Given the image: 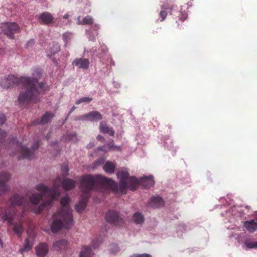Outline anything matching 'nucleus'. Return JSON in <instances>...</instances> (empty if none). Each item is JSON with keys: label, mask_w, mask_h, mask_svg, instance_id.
<instances>
[{"label": "nucleus", "mask_w": 257, "mask_h": 257, "mask_svg": "<svg viewBox=\"0 0 257 257\" xmlns=\"http://www.w3.org/2000/svg\"><path fill=\"white\" fill-rule=\"evenodd\" d=\"M37 84L38 78H19L13 75L4 78L0 82V85L4 88L8 89L21 84L25 89L20 93L18 98V103L21 106L36 102L40 91L45 90L43 83H39L38 86Z\"/></svg>", "instance_id": "obj_1"}, {"label": "nucleus", "mask_w": 257, "mask_h": 257, "mask_svg": "<svg viewBox=\"0 0 257 257\" xmlns=\"http://www.w3.org/2000/svg\"><path fill=\"white\" fill-rule=\"evenodd\" d=\"M65 190L69 191L75 188L76 182L74 180L66 178L61 182V179L58 177L53 182V186L49 188L43 184H40L36 186V189L40 193H34L30 198V201L32 204L36 205L42 201L41 204L36 209H34V211L36 214L40 213L45 208L51 205L53 201L58 199L60 194V184Z\"/></svg>", "instance_id": "obj_2"}, {"label": "nucleus", "mask_w": 257, "mask_h": 257, "mask_svg": "<svg viewBox=\"0 0 257 257\" xmlns=\"http://www.w3.org/2000/svg\"><path fill=\"white\" fill-rule=\"evenodd\" d=\"M95 184L107 186L115 191L118 189L117 185L111 178L101 175L93 176L88 174L83 176L80 183V189L84 196L75 206V209L78 213L82 212L86 208L89 197V193L94 188Z\"/></svg>", "instance_id": "obj_3"}, {"label": "nucleus", "mask_w": 257, "mask_h": 257, "mask_svg": "<svg viewBox=\"0 0 257 257\" xmlns=\"http://www.w3.org/2000/svg\"><path fill=\"white\" fill-rule=\"evenodd\" d=\"M10 204L11 205L10 210L6 211L0 215L2 219L4 221H7L10 225L13 224L15 217H20L19 222L14 223L13 227L14 232L20 237L24 231L22 218L24 217V212L27 209V206H29V204L26 197L17 194L14 195L10 199Z\"/></svg>", "instance_id": "obj_4"}, {"label": "nucleus", "mask_w": 257, "mask_h": 257, "mask_svg": "<svg viewBox=\"0 0 257 257\" xmlns=\"http://www.w3.org/2000/svg\"><path fill=\"white\" fill-rule=\"evenodd\" d=\"M70 198L68 196L62 198L60 201L62 208L53 216L51 230L57 233L63 227L69 229L73 225L72 210L69 208Z\"/></svg>", "instance_id": "obj_5"}, {"label": "nucleus", "mask_w": 257, "mask_h": 257, "mask_svg": "<svg viewBox=\"0 0 257 257\" xmlns=\"http://www.w3.org/2000/svg\"><path fill=\"white\" fill-rule=\"evenodd\" d=\"M10 146L9 147L14 148L16 149L17 153H13V155H17L18 160L28 159H31L34 156V152L39 146L38 141L35 142L31 149H29L23 145L21 142L16 140V138H12L10 140Z\"/></svg>", "instance_id": "obj_6"}, {"label": "nucleus", "mask_w": 257, "mask_h": 257, "mask_svg": "<svg viewBox=\"0 0 257 257\" xmlns=\"http://www.w3.org/2000/svg\"><path fill=\"white\" fill-rule=\"evenodd\" d=\"M117 177L120 179V183L119 185H117V190H114L110 188L107 186H105L104 185H101L102 187L106 188L109 190H112L115 193H117L118 192L125 194L126 192L127 188V180L128 179L129 173L127 171H119L117 174ZM117 185L118 184L113 180Z\"/></svg>", "instance_id": "obj_7"}, {"label": "nucleus", "mask_w": 257, "mask_h": 257, "mask_svg": "<svg viewBox=\"0 0 257 257\" xmlns=\"http://www.w3.org/2000/svg\"><path fill=\"white\" fill-rule=\"evenodd\" d=\"M2 33L11 39L14 38V34L20 32L18 24L15 22H6L1 26Z\"/></svg>", "instance_id": "obj_8"}, {"label": "nucleus", "mask_w": 257, "mask_h": 257, "mask_svg": "<svg viewBox=\"0 0 257 257\" xmlns=\"http://www.w3.org/2000/svg\"><path fill=\"white\" fill-rule=\"evenodd\" d=\"M106 221L115 226H120L123 223V220L120 217L118 212L110 210L105 215Z\"/></svg>", "instance_id": "obj_9"}, {"label": "nucleus", "mask_w": 257, "mask_h": 257, "mask_svg": "<svg viewBox=\"0 0 257 257\" xmlns=\"http://www.w3.org/2000/svg\"><path fill=\"white\" fill-rule=\"evenodd\" d=\"M10 175L5 172L0 173V195L8 189L6 182L10 179Z\"/></svg>", "instance_id": "obj_10"}, {"label": "nucleus", "mask_w": 257, "mask_h": 257, "mask_svg": "<svg viewBox=\"0 0 257 257\" xmlns=\"http://www.w3.org/2000/svg\"><path fill=\"white\" fill-rule=\"evenodd\" d=\"M72 64L79 69H87L89 67L90 61L86 58H76Z\"/></svg>", "instance_id": "obj_11"}, {"label": "nucleus", "mask_w": 257, "mask_h": 257, "mask_svg": "<svg viewBox=\"0 0 257 257\" xmlns=\"http://www.w3.org/2000/svg\"><path fill=\"white\" fill-rule=\"evenodd\" d=\"M243 226L249 232H254L257 230V217L255 219L245 221Z\"/></svg>", "instance_id": "obj_12"}, {"label": "nucleus", "mask_w": 257, "mask_h": 257, "mask_svg": "<svg viewBox=\"0 0 257 257\" xmlns=\"http://www.w3.org/2000/svg\"><path fill=\"white\" fill-rule=\"evenodd\" d=\"M164 201L162 198L159 196L152 197L148 203V206L153 208H158L163 206Z\"/></svg>", "instance_id": "obj_13"}, {"label": "nucleus", "mask_w": 257, "mask_h": 257, "mask_svg": "<svg viewBox=\"0 0 257 257\" xmlns=\"http://www.w3.org/2000/svg\"><path fill=\"white\" fill-rule=\"evenodd\" d=\"M48 245L45 243H41L36 248V252L38 256L44 257L48 253Z\"/></svg>", "instance_id": "obj_14"}, {"label": "nucleus", "mask_w": 257, "mask_h": 257, "mask_svg": "<svg viewBox=\"0 0 257 257\" xmlns=\"http://www.w3.org/2000/svg\"><path fill=\"white\" fill-rule=\"evenodd\" d=\"M39 18L43 24L47 25L52 23L54 20L53 16L48 12L42 13L40 15Z\"/></svg>", "instance_id": "obj_15"}, {"label": "nucleus", "mask_w": 257, "mask_h": 257, "mask_svg": "<svg viewBox=\"0 0 257 257\" xmlns=\"http://www.w3.org/2000/svg\"><path fill=\"white\" fill-rule=\"evenodd\" d=\"M67 246V241L65 239H62L54 243L53 246L56 251H62L66 249Z\"/></svg>", "instance_id": "obj_16"}, {"label": "nucleus", "mask_w": 257, "mask_h": 257, "mask_svg": "<svg viewBox=\"0 0 257 257\" xmlns=\"http://www.w3.org/2000/svg\"><path fill=\"white\" fill-rule=\"evenodd\" d=\"M139 184V181L136 177L130 176L127 180V188L131 191L136 189Z\"/></svg>", "instance_id": "obj_17"}, {"label": "nucleus", "mask_w": 257, "mask_h": 257, "mask_svg": "<svg viewBox=\"0 0 257 257\" xmlns=\"http://www.w3.org/2000/svg\"><path fill=\"white\" fill-rule=\"evenodd\" d=\"M87 117L88 121H99L103 118L102 115L97 111L90 112L87 114Z\"/></svg>", "instance_id": "obj_18"}, {"label": "nucleus", "mask_w": 257, "mask_h": 257, "mask_svg": "<svg viewBox=\"0 0 257 257\" xmlns=\"http://www.w3.org/2000/svg\"><path fill=\"white\" fill-rule=\"evenodd\" d=\"M142 184L146 188H150L154 185L155 182L152 176H145L141 180Z\"/></svg>", "instance_id": "obj_19"}, {"label": "nucleus", "mask_w": 257, "mask_h": 257, "mask_svg": "<svg viewBox=\"0 0 257 257\" xmlns=\"http://www.w3.org/2000/svg\"><path fill=\"white\" fill-rule=\"evenodd\" d=\"M54 117V114L52 113L46 112L42 116L41 119L38 122H35L34 124H45L49 122Z\"/></svg>", "instance_id": "obj_20"}, {"label": "nucleus", "mask_w": 257, "mask_h": 257, "mask_svg": "<svg viewBox=\"0 0 257 257\" xmlns=\"http://www.w3.org/2000/svg\"><path fill=\"white\" fill-rule=\"evenodd\" d=\"M116 165L111 161H107L103 166V169L108 173H113L115 170Z\"/></svg>", "instance_id": "obj_21"}, {"label": "nucleus", "mask_w": 257, "mask_h": 257, "mask_svg": "<svg viewBox=\"0 0 257 257\" xmlns=\"http://www.w3.org/2000/svg\"><path fill=\"white\" fill-rule=\"evenodd\" d=\"M91 248L89 246H84L80 253V257H93Z\"/></svg>", "instance_id": "obj_22"}, {"label": "nucleus", "mask_w": 257, "mask_h": 257, "mask_svg": "<svg viewBox=\"0 0 257 257\" xmlns=\"http://www.w3.org/2000/svg\"><path fill=\"white\" fill-rule=\"evenodd\" d=\"M133 220L136 224H141L144 222V218L140 213L136 212L133 214Z\"/></svg>", "instance_id": "obj_23"}, {"label": "nucleus", "mask_w": 257, "mask_h": 257, "mask_svg": "<svg viewBox=\"0 0 257 257\" xmlns=\"http://www.w3.org/2000/svg\"><path fill=\"white\" fill-rule=\"evenodd\" d=\"M32 247V245L29 243L28 239L27 238L25 239L24 247L20 249V251L21 252V253H23V252L25 251H28L31 249Z\"/></svg>", "instance_id": "obj_24"}, {"label": "nucleus", "mask_w": 257, "mask_h": 257, "mask_svg": "<svg viewBox=\"0 0 257 257\" xmlns=\"http://www.w3.org/2000/svg\"><path fill=\"white\" fill-rule=\"evenodd\" d=\"M93 23V19L92 17L89 16L85 17L81 23V24L83 25H92Z\"/></svg>", "instance_id": "obj_25"}, {"label": "nucleus", "mask_w": 257, "mask_h": 257, "mask_svg": "<svg viewBox=\"0 0 257 257\" xmlns=\"http://www.w3.org/2000/svg\"><path fill=\"white\" fill-rule=\"evenodd\" d=\"M92 100H93L92 98L87 97H82V98L77 100L76 101L75 104L77 105H78L82 103H89L91 101H92Z\"/></svg>", "instance_id": "obj_26"}, {"label": "nucleus", "mask_w": 257, "mask_h": 257, "mask_svg": "<svg viewBox=\"0 0 257 257\" xmlns=\"http://www.w3.org/2000/svg\"><path fill=\"white\" fill-rule=\"evenodd\" d=\"M110 127H109L107 124L103 122H101L100 123V130L101 133L105 134L106 132H107Z\"/></svg>", "instance_id": "obj_27"}, {"label": "nucleus", "mask_w": 257, "mask_h": 257, "mask_svg": "<svg viewBox=\"0 0 257 257\" xmlns=\"http://www.w3.org/2000/svg\"><path fill=\"white\" fill-rule=\"evenodd\" d=\"M245 245L248 248H257V241H246Z\"/></svg>", "instance_id": "obj_28"}, {"label": "nucleus", "mask_w": 257, "mask_h": 257, "mask_svg": "<svg viewBox=\"0 0 257 257\" xmlns=\"http://www.w3.org/2000/svg\"><path fill=\"white\" fill-rule=\"evenodd\" d=\"M71 33H65L62 35L63 39L65 43V45L66 46L67 44L69 42L71 39Z\"/></svg>", "instance_id": "obj_29"}, {"label": "nucleus", "mask_w": 257, "mask_h": 257, "mask_svg": "<svg viewBox=\"0 0 257 257\" xmlns=\"http://www.w3.org/2000/svg\"><path fill=\"white\" fill-rule=\"evenodd\" d=\"M60 51V46L58 44H55L53 46V48L52 49L51 53L52 55H54Z\"/></svg>", "instance_id": "obj_30"}, {"label": "nucleus", "mask_w": 257, "mask_h": 257, "mask_svg": "<svg viewBox=\"0 0 257 257\" xmlns=\"http://www.w3.org/2000/svg\"><path fill=\"white\" fill-rule=\"evenodd\" d=\"M61 170L63 172V176H66L69 171L68 167L66 165H63L61 167Z\"/></svg>", "instance_id": "obj_31"}, {"label": "nucleus", "mask_w": 257, "mask_h": 257, "mask_svg": "<svg viewBox=\"0 0 257 257\" xmlns=\"http://www.w3.org/2000/svg\"><path fill=\"white\" fill-rule=\"evenodd\" d=\"M6 134L7 133L4 130L0 128V143L3 142L6 137Z\"/></svg>", "instance_id": "obj_32"}, {"label": "nucleus", "mask_w": 257, "mask_h": 257, "mask_svg": "<svg viewBox=\"0 0 257 257\" xmlns=\"http://www.w3.org/2000/svg\"><path fill=\"white\" fill-rule=\"evenodd\" d=\"M167 15V12L165 11L162 10L160 12V16L161 17V21H163L166 17Z\"/></svg>", "instance_id": "obj_33"}, {"label": "nucleus", "mask_w": 257, "mask_h": 257, "mask_svg": "<svg viewBox=\"0 0 257 257\" xmlns=\"http://www.w3.org/2000/svg\"><path fill=\"white\" fill-rule=\"evenodd\" d=\"M6 121V117L4 114L0 113V125H3Z\"/></svg>", "instance_id": "obj_34"}, {"label": "nucleus", "mask_w": 257, "mask_h": 257, "mask_svg": "<svg viewBox=\"0 0 257 257\" xmlns=\"http://www.w3.org/2000/svg\"><path fill=\"white\" fill-rule=\"evenodd\" d=\"M78 119L88 121V117H87V114L79 116L78 117Z\"/></svg>", "instance_id": "obj_35"}, {"label": "nucleus", "mask_w": 257, "mask_h": 257, "mask_svg": "<svg viewBox=\"0 0 257 257\" xmlns=\"http://www.w3.org/2000/svg\"><path fill=\"white\" fill-rule=\"evenodd\" d=\"M35 42L33 39L30 40L26 44V47L28 48L29 46H32L34 45Z\"/></svg>", "instance_id": "obj_36"}, {"label": "nucleus", "mask_w": 257, "mask_h": 257, "mask_svg": "<svg viewBox=\"0 0 257 257\" xmlns=\"http://www.w3.org/2000/svg\"><path fill=\"white\" fill-rule=\"evenodd\" d=\"M105 134H108L110 136H113L114 135V131L112 128H110L109 130L106 132Z\"/></svg>", "instance_id": "obj_37"}, {"label": "nucleus", "mask_w": 257, "mask_h": 257, "mask_svg": "<svg viewBox=\"0 0 257 257\" xmlns=\"http://www.w3.org/2000/svg\"><path fill=\"white\" fill-rule=\"evenodd\" d=\"M36 72L37 73V75H35V74H33V76H36V77H38V78H39L40 77V76H41V74L40 71H39V70H37L36 71Z\"/></svg>", "instance_id": "obj_38"}, {"label": "nucleus", "mask_w": 257, "mask_h": 257, "mask_svg": "<svg viewBox=\"0 0 257 257\" xmlns=\"http://www.w3.org/2000/svg\"><path fill=\"white\" fill-rule=\"evenodd\" d=\"M140 257H151V256L148 254H140Z\"/></svg>", "instance_id": "obj_39"}, {"label": "nucleus", "mask_w": 257, "mask_h": 257, "mask_svg": "<svg viewBox=\"0 0 257 257\" xmlns=\"http://www.w3.org/2000/svg\"><path fill=\"white\" fill-rule=\"evenodd\" d=\"M97 138V139L99 140H104V137L100 135H99Z\"/></svg>", "instance_id": "obj_40"}, {"label": "nucleus", "mask_w": 257, "mask_h": 257, "mask_svg": "<svg viewBox=\"0 0 257 257\" xmlns=\"http://www.w3.org/2000/svg\"><path fill=\"white\" fill-rule=\"evenodd\" d=\"M75 109H76V107L74 106H73L70 109L69 114H71Z\"/></svg>", "instance_id": "obj_41"}, {"label": "nucleus", "mask_w": 257, "mask_h": 257, "mask_svg": "<svg viewBox=\"0 0 257 257\" xmlns=\"http://www.w3.org/2000/svg\"><path fill=\"white\" fill-rule=\"evenodd\" d=\"M186 18V16L185 15H184L183 16L180 18V19L182 22H183L185 20Z\"/></svg>", "instance_id": "obj_42"}, {"label": "nucleus", "mask_w": 257, "mask_h": 257, "mask_svg": "<svg viewBox=\"0 0 257 257\" xmlns=\"http://www.w3.org/2000/svg\"><path fill=\"white\" fill-rule=\"evenodd\" d=\"M130 257H140V254H134L130 256Z\"/></svg>", "instance_id": "obj_43"}, {"label": "nucleus", "mask_w": 257, "mask_h": 257, "mask_svg": "<svg viewBox=\"0 0 257 257\" xmlns=\"http://www.w3.org/2000/svg\"><path fill=\"white\" fill-rule=\"evenodd\" d=\"M68 16H69V15H68V14H65V15H64V16H63V18H65V19H67V18H68Z\"/></svg>", "instance_id": "obj_44"}, {"label": "nucleus", "mask_w": 257, "mask_h": 257, "mask_svg": "<svg viewBox=\"0 0 257 257\" xmlns=\"http://www.w3.org/2000/svg\"><path fill=\"white\" fill-rule=\"evenodd\" d=\"M92 246H93V248H94V249L96 248H97V246L95 245L94 244V242L92 243Z\"/></svg>", "instance_id": "obj_45"}, {"label": "nucleus", "mask_w": 257, "mask_h": 257, "mask_svg": "<svg viewBox=\"0 0 257 257\" xmlns=\"http://www.w3.org/2000/svg\"><path fill=\"white\" fill-rule=\"evenodd\" d=\"M111 64L112 65H115V63H114V61L112 60H111Z\"/></svg>", "instance_id": "obj_46"}, {"label": "nucleus", "mask_w": 257, "mask_h": 257, "mask_svg": "<svg viewBox=\"0 0 257 257\" xmlns=\"http://www.w3.org/2000/svg\"><path fill=\"white\" fill-rule=\"evenodd\" d=\"M0 245L3 247V243L2 240L0 239Z\"/></svg>", "instance_id": "obj_47"}, {"label": "nucleus", "mask_w": 257, "mask_h": 257, "mask_svg": "<svg viewBox=\"0 0 257 257\" xmlns=\"http://www.w3.org/2000/svg\"><path fill=\"white\" fill-rule=\"evenodd\" d=\"M116 250L114 252H117L118 251V247L116 246Z\"/></svg>", "instance_id": "obj_48"}, {"label": "nucleus", "mask_w": 257, "mask_h": 257, "mask_svg": "<svg viewBox=\"0 0 257 257\" xmlns=\"http://www.w3.org/2000/svg\"><path fill=\"white\" fill-rule=\"evenodd\" d=\"M73 136H74V137H76V134H73Z\"/></svg>", "instance_id": "obj_49"}]
</instances>
